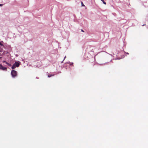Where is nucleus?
<instances>
[{
  "mask_svg": "<svg viewBox=\"0 0 148 148\" xmlns=\"http://www.w3.org/2000/svg\"><path fill=\"white\" fill-rule=\"evenodd\" d=\"M20 62L19 61L15 62V63L12 67V69H15L16 67H18L20 65Z\"/></svg>",
  "mask_w": 148,
  "mask_h": 148,
  "instance_id": "nucleus-1",
  "label": "nucleus"
},
{
  "mask_svg": "<svg viewBox=\"0 0 148 148\" xmlns=\"http://www.w3.org/2000/svg\"><path fill=\"white\" fill-rule=\"evenodd\" d=\"M17 72L16 71L12 70L11 71V75L13 77H14L17 76Z\"/></svg>",
  "mask_w": 148,
  "mask_h": 148,
  "instance_id": "nucleus-2",
  "label": "nucleus"
},
{
  "mask_svg": "<svg viewBox=\"0 0 148 148\" xmlns=\"http://www.w3.org/2000/svg\"><path fill=\"white\" fill-rule=\"evenodd\" d=\"M0 70L6 71H7V68L3 66L1 64H0Z\"/></svg>",
  "mask_w": 148,
  "mask_h": 148,
  "instance_id": "nucleus-3",
  "label": "nucleus"
},
{
  "mask_svg": "<svg viewBox=\"0 0 148 148\" xmlns=\"http://www.w3.org/2000/svg\"><path fill=\"white\" fill-rule=\"evenodd\" d=\"M3 62L5 63L6 64H7L9 66H11V64L8 63L7 62H6L5 61H3Z\"/></svg>",
  "mask_w": 148,
  "mask_h": 148,
  "instance_id": "nucleus-4",
  "label": "nucleus"
},
{
  "mask_svg": "<svg viewBox=\"0 0 148 148\" xmlns=\"http://www.w3.org/2000/svg\"><path fill=\"white\" fill-rule=\"evenodd\" d=\"M3 50L1 47H0V52L2 53L3 52Z\"/></svg>",
  "mask_w": 148,
  "mask_h": 148,
  "instance_id": "nucleus-5",
  "label": "nucleus"
},
{
  "mask_svg": "<svg viewBox=\"0 0 148 148\" xmlns=\"http://www.w3.org/2000/svg\"><path fill=\"white\" fill-rule=\"evenodd\" d=\"M101 1L103 2V3L104 4H106V2H105L104 1V0H101Z\"/></svg>",
  "mask_w": 148,
  "mask_h": 148,
  "instance_id": "nucleus-6",
  "label": "nucleus"
},
{
  "mask_svg": "<svg viewBox=\"0 0 148 148\" xmlns=\"http://www.w3.org/2000/svg\"><path fill=\"white\" fill-rule=\"evenodd\" d=\"M0 45L2 47H4L3 45L2 44H1V42H0Z\"/></svg>",
  "mask_w": 148,
  "mask_h": 148,
  "instance_id": "nucleus-7",
  "label": "nucleus"
},
{
  "mask_svg": "<svg viewBox=\"0 0 148 148\" xmlns=\"http://www.w3.org/2000/svg\"><path fill=\"white\" fill-rule=\"evenodd\" d=\"M53 75H48V77H51L52 76H53Z\"/></svg>",
  "mask_w": 148,
  "mask_h": 148,
  "instance_id": "nucleus-8",
  "label": "nucleus"
},
{
  "mask_svg": "<svg viewBox=\"0 0 148 148\" xmlns=\"http://www.w3.org/2000/svg\"><path fill=\"white\" fill-rule=\"evenodd\" d=\"M81 4H82V6H85L84 5V4L83 3V2H81Z\"/></svg>",
  "mask_w": 148,
  "mask_h": 148,
  "instance_id": "nucleus-9",
  "label": "nucleus"
},
{
  "mask_svg": "<svg viewBox=\"0 0 148 148\" xmlns=\"http://www.w3.org/2000/svg\"><path fill=\"white\" fill-rule=\"evenodd\" d=\"M3 4H0V6H1L2 5H3Z\"/></svg>",
  "mask_w": 148,
  "mask_h": 148,
  "instance_id": "nucleus-10",
  "label": "nucleus"
},
{
  "mask_svg": "<svg viewBox=\"0 0 148 148\" xmlns=\"http://www.w3.org/2000/svg\"><path fill=\"white\" fill-rule=\"evenodd\" d=\"M81 31H82V32H84V30H82H82H81Z\"/></svg>",
  "mask_w": 148,
  "mask_h": 148,
  "instance_id": "nucleus-11",
  "label": "nucleus"
},
{
  "mask_svg": "<svg viewBox=\"0 0 148 148\" xmlns=\"http://www.w3.org/2000/svg\"><path fill=\"white\" fill-rule=\"evenodd\" d=\"M66 58V56H65V57H64V59H65V58Z\"/></svg>",
  "mask_w": 148,
  "mask_h": 148,
  "instance_id": "nucleus-12",
  "label": "nucleus"
},
{
  "mask_svg": "<svg viewBox=\"0 0 148 148\" xmlns=\"http://www.w3.org/2000/svg\"><path fill=\"white\" fill-rule=\"evenodd\" d=\"M127 54H129V53H127Z\"/></svg>",
  "mask_w": 148,
  "mask_h": 148,
  "instance_id": "nucleus-13",
  "label": "nucleus"
},
{
  "mask_svg": "<svg viewBox=\"0 0 148 148\" xmlns=\"http://www.w3.org/2000/svg\"><path fill=\"white\" fill-rule=\"evenodd\" d=\"M1 58V57H0V59Z\"/></svg>",
  "mask_w": 148,
  "mask_h": 148,
  "instance_id": "nucleus-14",
  "label": "nucleus"
}]
</instances>
